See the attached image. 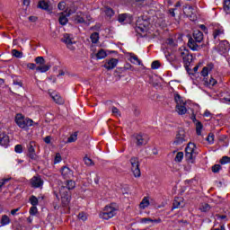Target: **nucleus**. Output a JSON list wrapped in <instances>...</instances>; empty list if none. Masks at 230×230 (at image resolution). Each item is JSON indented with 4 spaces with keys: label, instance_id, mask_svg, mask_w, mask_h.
Listing matches in <instances>:
<instances>
[{
    "label": "nucleus",
    "instance_id": "f257e3e1",
    "mask_svg": "<svg viewBox=\"0 0 230 230\" xmlns=\"http://www.w3.org/2000/svg\"><path fill=\"white\" fill-rule=\"evenodd\" d=\"M66 186L61 185L59 187V193L56 195L57 199H61L63 206H67L71 202V194L69 190H75L76 183L75 181L69 180L65 183Z\"/></svg>",
    "mask_w": 230,
    "mask_h": 230
},
{
    "label": "nucleus",
    "instance_id": "f03ea898",
    "mask_svg": "<svg viewBox=\"0 0 230 230\" xmlns=\"http://www.w3.org/2000/svg\"><path fill=\"white\" fill-rule=\"evenodd\" d=\"M35 63H28L27 64V67L28 69H31L33 71V69H36V71H38V73H48L49 69H51V66L50 65H46V59H44L43 57H37L34 59Z\"/></svg>",
    "mask_w": 230,
    "mask_h": 230
},
{
    "label": "nucleus",
    "instance_id": "7ed1b4c3",
    "mask_svg": "<svg viewBox=\"0 0 230 230\" xmlns=\"http://www.w3.org/2000/svg\"><path fill=\"white\" fill-rule=\"evenodd\" d=\"M204 40V34L200 31H194L193 38H190L188 41V46L192 51H199L200 49V42Z\"/></svg>",
    "mask_w": 230,
    "mask_h": 230
},
{
    "label": "nucleus",
    "instance_id": "20e7f679",
    "mask_svg": "<svg viewBox=\"0 0 230 230\" xmlns=\"http://www.w3.org/2000/svg\"><path fill=\"white\" fill-rule=\"evenodd\" d=\"M199 155V147L194 143H189L185 148V159L188 163H195Z\"/></svg>",
    "mask_w": 230,
    "mask_h": 230
},
{
    "label": "nucleus",
    "instance_id": "39448f33",
    "mask_svg": "<svg viewBox=\"0 0 230 230\" xmlns=\"http://www.w3.org/2000/svg\"><path fill=\"white\" fill-rule=\"evenodd\" d=\"M117 213L118 205L112 203L111 205L106 206L103 211L100 213V218H102L103 220H109L111 218H113V217H116Z\"/></svg>",
    "mask_w": 230,
    "mask_h": 230
},
{
    "label": "nucleus",
    "instance_id": "423d86ee",
    "mask_svg": "<svg viewBox=\"0 0 230 230\" xmlns=\"http://www.w3.org/2000/svg\"><path fill=\"white\" fill-rule=\"evenodd\" d=\"M14 120L19 128H29V127L37 125V123L33 122V119L26 118L21 113L16 114Z\"/></svg>",
    "mask_w": 230,
    "mask_h": 230
},
{
    "label": "nucleus",
    "instance_id": "0eeeda50",
    "mask_svg": "<svg viewBox=\"0 0 230 230\" xmlns=\"http://www.w3.org/2000/svg\"><path fill=\"white\" fill-rule=\"evenodd\" d=\"M174 101L176 102V112L180 114V116H183L188 112V109L186 108V102L179 93L174 95Z\"/></svg>",
    "mask_w": 230,
    "mask_h": 230
},
{
    "label": "nucleus",
    "instance_id": "6e6552de",
    "mask_svg": "<svg viewBox=\"0 0 230 230\" xmlns=\"http://www.w3.org/2000/svg\"><path fill=\"white\" fill-rule=\"evenodd\" d=\"M177 55L178 57L182 58L183 64L185 66H190V64H191V61L193 60V56L190 54V50H188L186 47H181L177 51Z\"/></svg>",
    "mask_w": 230,
    "mask_h": 230
},
{
    "label": "nucleus",
    "instance_id": "1a4fd4ad",
    "mask_svg": "<svg viewBox=\"0 0 230 230\" xmlns=\"http://www.w3.org/2000/svg\"><path fill=\"white\" fill-rule=\"evenodd\" d=\"M136 30L137 33H150V22L146 19L138 18Z\"/></svg>",
    "mask_w": 230,
    "mask_h": 230
},
{
    "label": "nucleus",
    "instance_id": "9d476101",
    "mask_svg": "<svg viewBox=\"0 0 230 230\" xmlns=\"http://www.w3.org/2000/svg\"><path fill=\"white\" fill-rule=\"evenodd\" d=\"M131 172L136 178L141 177V170L139 169V158L133 156L130 158Z\"/></svg>",
    "mask_w": 230,
    "mask_h": 230
},
{
    "label": "nucleus",
    "instance_id": "9b49d317",
    "mask_svg": "<svg viewBox=\"0 0 230 230\" xmlns=\"http://www.w3.org/2000/svg\"><path fill=\"white\" fill-rule=\"evenodd\" d=\"M71 13H73V12L69 9H66V11L64 13H59V23L62 26H66V24H67L68 22V19L67 17H69V15H71Z\"/></svg>",
    "mask_w": 230,
    "mask_h": 230
},
{
    "label": "nucleus",
    "instance_id": "f8f14e48",
    "mask_svg": "<svg viewBox=\"0 0 230 230\" xmlns=\"http://www.w3.org/2000/svg\"><path fill=\"white\" fill-rule=\"evenodd\" d=\"M184 141H186V133H184V131H180L176 135V137L173 141V145L178 146L179 145H182Z\"/></svg>",
    "mask_w": 230,
    "mask_h": 230
},
{
    "label": "nucleus",
    "instance_id": "ddd939ff",
    "mask_svg": "<svg viewBox=\"0 0 230 230\" xmlns=\"http://www.w3.org/2000/svg\"><path fill=\"white\" fill-rule=\"evenodd\" d=\"M119 62V60H118V58L107 59L104 64V67L108 71H111V70L114 69V67H116V66H118Z\"/></svg>",
    "mask_w": 230,
    "mask_h": 230
},
{
    "label": "nucleus",
    "instance_id": "4468645a",
    "mask_svg": "<svg viewBox=\"0 0 230 230\" xmlns=\"http://www.w3.org/2000/svg\"><path fill=\"white\" fill-rule=\"evenodd\" d=\"M164 53L165 55V58H167L168 62L171 64H181V59L177 58L174 54H170V52H166V50L164 49Z\"/></svg>",
    "mask_w": 230,
    "mask_h": 230
},
{
    "label": "nucleus",
    "instance_id": "2eb2a0df",
    "mask_svg": "<svg viewBox=\"0 0 230 230\" xmlns=\"http://www.w3.org/2000/svg\"><path fill=\"white\" fill-rule=\"evenodd\" d=\"M44 184V181H42V178L40 176H34L31 180V185L32 188H42V185Z\"/></svg>",
    "mask_w": 230,
    "mask_h": 230
},
{
    "label": "nucleus",
    "instance_id": "dca6fc26",
    "mask_svg": "<svg viewBox=\"0 0 230 230\" xmlns=\"http://www.w3.org/2000/svg\"><path fill=\"white\" fill-rule=\"evenodd\" d=\"M8 145H10V137L4 132H0V146L7 148Z\"/></svg>",
    "mask_w": 230,
    "mask_h": 230
},
{
    "label": "nucleus",
    "instance_id": "f3484780",
    "mask_svg": "<svg viewBox=\"0 0 230 230\" xmlns=\"http://www.w3.org/2000/svg\"><path fill=\"white\" fill-rule=\"evenodd\" d=\"M63 42L66 44L68 49H75V47L73 45L75 44V41H73V38L69 34H65L63 37Z\"/></svg>",
    "mask_w": 230,
    "mask_h": 230
},
{
    "label": "nucleus",
    "instance_id": "a211bd4d",
    "mask_svg": "<svg viewBox=\"0 0 230 230\" xmlns=\"http://www.w3.org/2000/svg\"><path fill=\"white\" fill-rule=\"evenodd\" d=\"M229 49H230L229 41L223 40L219 43L218 51H220L221 53H227V51H229Z\"/></svg>",
    "mask_w": 230,
    "mask_h": 230
},
{
    "label": "nucleus",
    "instance_id": "6ab92c4d",
    "mask_svg": "<svg viewBox=\"0 0 230 230\" xmlns=\"http://www.w3.org/2000/svg\"><path fill=\"white\" fill-rule=\"evenodd\" d=\"M52 100L58 105L64 104V99L57 92H49Z\"/></svg>",
    "mask_w": 230,
    "mask_h": 230
},
{
    "label": "nucleus",
    "instance_id": "aec40b11",
    "mask_svg": "<svg viewBox=\"0 0 230 230\" xmlns=\"http://www.w3.org/2000/svg\"><path fill=\"white\" fill-rule=\"evenodd\" d=\"M184 199L183 198H175L172 203V209H179V208H184Z\"/></svg>",
    "mask_w": 230,
    "mask_h": 230
},
{
    "label": "nucleus",
    "instance_id": "412c9836",
    "mask_svg": "<svg viewBox=\"0 0 230 230\" xmlns=\"http://www.w3.org/2000/svg\"><path fill=\"white\" fill-rule=\"evenodd\" d=\"M137 145L141 146L143 145H146L148 143V137L146 135H137L136 136Z\"/></svg>",
    "mask_w": 230,
    "mask_h": 230
},
{
    "label": "nucleus",
    "instance_id": "4be33fe9",
    "mask_svg": "<svg viewBox=\"0 0 230 230\" xmlns=\"http://www.w3.org/2000/svg\"><path fill=\"white\" fill-rule=\"evenodd\" d=\"M61 175L64 179H71L73 177V171L69 167H63L61 169Z\"/></svg>",
    "mask_w": 230,
    "mask_h": 230
},
{
    "label": "nucleus",
    "instance_id": "5701e85b",
    "mask_svg": "<svg viewBox=\"0 0 230 230\" xmlns=\"http://www.w3.org/2000/svg\"><path fill=\"white\" fill-rule=\"evenodd\" d=\"M128 56L129 57L128 60L129 62H131V64H137V66H141V61L139 60L137 56L132 53H128Z\"/></svg>",
    "mask_w": 230,
    "mask_h": 230
},
{
    "label": "nucleus",
    "instance_id": "b1692460",
    "mask_svg": "<svg viewBox=\"0 0 230 230\" xmlns=\"http://www.w3.org/2000/svg\"><path fill=\"white\" fill-rule=\"evenodd\" d=\"M75 22L78 24H82L84 22H85V24H89V22H91V16L86 15V19L84 16H77L75 18Z\"/></svg>",
    "mask_w": 230,
    "mask_h": 230
},
{
    "label": "nucleus",
    "instance_id": "393cba45",
    "mask_svg": "<svg viewBox=\"0 0 230 230\" xmlns=\"http://www.w3.org/2000/svg\"><path fill=\"white\" fill-rule=\"evenodd\" d=\"M213 64H208L207 66L203 67L202 71H201V75L204 76V78H206V76H208V75H209V72L213 71Z\"/></svg>",
    "mask_w": 230,
    "mask_h": 230
},
{
    "label": "nucleus",
    "instance_id": "a878e982",
    "mask_svg": "<svg viewBox=\"0 0 230 230\" xmlns=\"http://www.w3.org/2000/svg\"><path fill=\"white\" fill-rule=\"evenodd\" d=\"M183 13H185V15H187L188 17H191V15L193 14V6L184 5Z\"/></svg>",
    "mask_w": 230,
    "mask_h": 230
},
{
    "label": "nucleus",
    "instance_id": "bb28decb",
    "mask_svg": "<svg viewBox=\"0 0 230 230\" xmlns=\"http://www.w3.org/2000/svg\"><path fill=\"white\" fill-rule=\"evenodd\" d=\"M150 206V200L147 197H145L139 204L140 209H146Z\"/></svg>",
    "mask_w": 230,
    "mask_h": 230
},
{
    "label": "nucleus",
    "instance_id": "cd10ccee",
    "mask_svg": "<svg viewBox=\"0 0 230 230\" xmlns=\"http://www.w3.org/2000/svg\"><path fill=\"white\" fill-rule=\"evenodd\" d=\"M202 128H204L202 122L196 121V133L198 136H202Z\"/></svg>",
    "mask_w": 230,
    "mask_h": 230
},
{
    "label": "nucleus",
    "instance_id": "c85d7f7f",
    "mask_svg": "<svg viewBox=\"0 0 230 230\" xmlns=\"http://www.w3.org/2000/svg\"><path fill=\"white\" fill-rule=\"evenodd\" d=\"M213 35H214V39H218V37H222V35H224V29L222 27L216 29L214 31Z\"/></svg>",
    "mask_w": 230,
    "mask_h": 230
},
{
    "label": "nucleus",
    "instance_id": "c756f323",
    "mask_svg": "<svg viewBox=\"0 0 230 230\" xmlns=\"http://www.w3.org/2000/svg\"><path fill=\"white\" fill-rule=\"evenodd\" d=\"M38 8H40L41 10H49V4L48 2L41 0L38 4Z\"/></svg>",
    "mask_w": 230,
    "mask_h": 230
},
{
    "label": "nucleus",
    "instance_id": "7c9ffc66",
    "mask_svg": "<svg viewBox=\"0 0 230 230\" xmlns=\"http://www.w3.org/2000/svg\"><path fill=\"white\" fill-rule=\"evenodd\" d=\"M105 57H107V52L103 49H101L96 54V58L98 60L105 58Z\"/></svg>",
    "mask_w": 230,
    "mask_h": 230
},
{
    "label": "nucleus",
    "instance_id": "2f4dec72",
    "mask_svg": "<svg viewBox=\"0 0 230 230\" xmlns=\"http://www.w3.org/2000/svg\"><path fill=\"white\" fill-rule=\"evenodd\" d=\"M90 39L93 44H96L100 40V34L98 32H93L91 34Z\"/></svg>",
    "mask_w": 230,
    "mask_h": 230
},
{
    "label": "nucleus",
    "instance_id": "473e14b6",
    "mask_svg": "<svg viewBox=\"0 0 230 230\" xmlns=\"http://www.w3.org/2000/svg\"><path fill=\"white\" fill-rule=\"evenodd\" d=\"M209 209H211V207L208 203H202L199 207V211H202V213H207Z\"/></svg>",
    "mask_w": 230,
    "mask_h": 230
},
{
    "label": "nucleus",
    "instance_id": "72a5a7b5",
    "mask_svg": "<svg viewBox=\"0 0 230 230\" xmlns=\"http://www.w3.org/2000/svg\"><path fill=\"white\" fill-rule=\"evenodd\" d=\"M11 220L10 217L6 215L2 216L1 224L2 226H8L10 224Z\"/></svg>",
    "mask_w": 230,
    "mask_h": 230
},
{
    "label": "nucleus",
    "instance_id": "f704fd0d",
    "mask_svg": "<svg viewBox=\"0 0 230 230\" xmlns=\"http://www.w3.org/2000/svg\"><path fill=\"white\" fill-rule=\"evenodd\" d=\"M76 139H78V132H75L74 134H72L68 137L67 143H75V141H76Z\"/></svg>",
    "mask_w": 230,
    "mask_h": 230
},
{
    "label": "nucleus",
    "instance_id": "c9c22d12",
    "mask_svg": "<svg viewBox=\"0 0 230 230\" xmlns=\"http://www.w3.org/2000/svg\"><path fill=\"white\" fill-rule=\"evenodd\" d=\"M205 85H208V87H213L214 85H217V80L211 77L209 81L208 80L205 81Z\"/></svg>",
    "mask_w": 230,
    "mask_h": 230
},
{
    "label": "nucleus",
    "instance_id": "e433bc0d",
    "mask_svg": "<svg viewBox=\"0 0 230 230\" xmlns=\"http://www.w3.org/2000/svg\"><path fill=\"white\" fill-rule=\"evenodd\" d=\"M182 159H184V153L178 152L175 158H174V161L176 163H181V161H182Z\"/></svg>",
    "mask_w": 230,
    "mask_h": 230
},
{
    "label": "nucleus",
    "instance_id": "4c0bfd02",
    "mask_svg": "<svg viewBox=\"0 0 230 230\" xmlns=\"http://www.w3.org/2000/svg\"><path fill=\"white\" fill-rule=\"evenodd\" d=\"M224 11L226 13H230V0H225Z\"/></svg>",
    "mask_w": 230,
    "mask_h": 230
},
{
    "label": "nucleus",
    "instance_id": "58836bf2",
    "mask_svg": "<svg viewBox=\"0 0 230 230\" xmlns=\"http://www.w3.org/2000/svg\"><path fill=\"white\" fill-rule=\"evenodd\" d=\"M12 55L13 57H15V58H22V52L17 49H13Z\"/></svg>",
    "mask_w": 230,
    "mask_h": 230
},
{
    "label": "nucleus",
    "instance_id": "ea45409f",
    "mask_svg": "<svg viewBox=\"0 0 230 230\" xmlns=\"http://www.w3.org/2000/svg\"><path fill=\"white\" fill-rule=\"evenodd\" d=\"M220 164H230V157L229 156H223L219 160Z\"/></svg>",
    "mask_w": 230,
    "mask_h": 230
},
{
    "label": "nucleus",
    "instance_id": "a19ab883",
    "mask_svg": "<svg viewBox=\"0 0 230 230\" xmlns=\"http://www.w3.org/2000/svg\"><path fill=\"white\" fill-rule=\"evenodd\" d=\"M222 170V165L221 164H215L212 166V172L214 173H218Z\"/></svg>",
    "mask_w": 230,
    "mask_h": 230
},
{
    "label": "nucleus",
    "instance_id": "79ce46f5",
    "mask_svg": "<svg viewBox=\"0 0 230 230\" xmlns=\"http://www.w3.org/2000/svg\"><path fill=\"white\" fill-rule=\"evenodd\" d=\"M104 12L107 17H112V15H114V11L109 7H106Z\"/></svg>",
    "mask_w": 230,
    "mask_h": 230
},
{
    "label": "nucleus",
    "instance_id": "37998d69",
    "mask_svg": "<svg viewBox=\"0 0 230 230\" xmlns=\"http://www.w3.org/2000/svg\"><path fill=\"white\" fill-rule=\"evenodd\" d=\"M30 202H31V206H37V204H39V199H37V197L31 196L30 198Z\"/></svg>",
    "mask_w": 230,
    "mask_h": 230
},
{
    "label": "nucleus",
    "instance_id": "c03bdc74",
    "mask_svg": "<svg viewBox=\"0 0 230 230\" xmlns=\"http://www.w3.org/2000/svg\"><path fill=\"white\" fill-rule=\"evenodd\" d=\"M62 161V156L60 155V153H57L55 159H54V164H58Z\"/></svg>",
    "mask_w": 230,
    "mask_h": 230
},
{
    "label": "nucleus",
    "instance_id": "a18cd8bd",
    "mask_svg": "<svg viewBox=\"0 0 230 230\" xmlns=\"http://www.w3.org/2000/svg\"><path fill=\"white\" fill-rule=\"evenodd\" d=\"M37 213H39L37 206H32L30 209V215L35 216Z\"/></svg>",
    "mask_w": 230,
    "mask_h": 230
},
{
    "label": "nucleus",
    "instance_id": "49530a36",
    "mask_svg": "<svg viewBox=\"0 0 230 230\" xmlns=\"http://www.w3.org/2000/svg\"><path fill=\"white\" fill-rule=\"evenodd\" d=\"M78 218L79 220H83V222H85V220H87V214L81 212L78 215Z\"/></svg>",
    "mask_w": 230,
    "mask_h": 230
},
{
    "label": "nucleus",
    "instance_id": "de8ad7c7",
    "mask_svg": "<svg viewBox=\"0 0 230 230\" xmlns=\"http://www.w3.org/2000/svg\"><path fill=\"white\" fill-rule=\"evenodd\" d=\"M127 21V13L119 14V22H125Z\"/></svg>",
    "mask_w": 230,
    "mask_h": 230
},
{
    "label": "nucleus",
    "instance_id": "09e8293b",
    "mask_svg": "<svg viewBox=\"0 0 230 230\" xmlns=\"http://www.w3.org/2000/svg\"><path fill=\"white\" fill-rule=\"evenodd\" d=\"M84 164H86V166H93V160L89 157H84Z\"/></svg>",
    "mask_w": 230,
    "mask_h": 230
},
{
    "label": "nucleus",
    "instance_id": "8fccbe9b",
    "mask_svg": "<svg viewBox=\"0 0 230 230\" xmlns=\"http://www.w3.org/2000/svg\"><path fill=\"white\" fill-rule=\"evenodd\" d=\"M152 69H159L161 67V64L159 61H154L151 65Z\"/></svg>",
    "mask_w": 230,
    "mask_h": 230
},
{
    "label": "nucleus",
    "instance_id": "3c124183",
    "mask_svg": "<svg viewBox=\"0 0 230 230\" xmlns=\"http://www.w3.org/2000/svg\"><path fill=\"white\" fill-rule=\"evenodd\" d=\"M14 151L16 152V154H22V146L16 145L14 147Z\"/></svg>",
    "mask_w": 230,
    "mask_h": 230
},
{
    "label": "nucleus",
    "instance_id": "603ef678",
    "mask_svg": "<svg viewBox=\"0 0 230 230\" xmlns=\"http://www.w3.org/2000/svg\"><path fill=\"white\" fill-rule=\"evenodd\" d=\"M207 141L210 144L213 143L215 141V135L212 133L208 134Z\"/></svg>",
    "mask_w": 230,
    "mask_h": 230
},
{
    "label": "nucleus",
    "instance_id": "864d4df0",
    "mask_svg": "<svg viewBox=\"0 0 230 230\" xmlns=\"http://www.w3.org/2000/svg\"><path fill=\"white\" fill-rule=\"evenodd\" d=\"M28 152H29V154L35 153V147H33V144H29V146H28Z\"/></svg>",
    "mask_w": 230,
    "mask_h": 230
},
{
    "label": "nucleus",
    "instance_id": "5fc2aeb1",
    "mask_svg": "<svg viewBox=\"0 0 230 230\" xmlns=\"http://www.w3.org/2000/svg\"><path fill=\"white\" fill-rule=\"evenodd\" d=\"M58 10H66V2H60L58 4Z\"/></svg>",
    "mask_w": 230,
    "mask_h": 230
},
{
    "label": "nucleus",
    "instance_id": "6e6d98bb",
    "mask_svg": "<svg viewBox=\"0 0 230 230\" xmlns=\"http://www.w3.org/2000/svg\"><path fill=\"white\" fill-rule=\"evenodd\" d=\"M111 112L114 114V116H119V110H118L116 107H112Z\"/></svg>",
    "mask_w": 230,
    "mask_h": 230
},
{
    "label": "nucleus",
    "instance_id": "4d7b16f0",
    "mask_svg": "<svg viewBox=\"0 0 230 230\" xmlns=\"http://www.w3.org/2000/svg\"><path fill=\"white\" fill-rule=\"evenodd\" d=\"M8 181H10L9 179H2L0 180V191H1V189L3 188V186L4 184H6V182H8Z\"/></svg>",
    "mask_w": 230,
    "mask_h": 230
},
{
    "label": "nucleus",
    "instance_id": "13d9d810",
    "mask_svg": "<svg viewBox=\"0 0 230 230\" xmlns=\"http://www.w3.org/2000/svg\"><path fill=\"white\" fill-rule=\"evenodd\" d=\"M148 222H154V219H151V218H142L141 219L142 224H146Z\"/></svg>",
    "mask_w": 230,
    "mask_h": 230
},
{
    "label": "nucleus",
    "instance_id": "bf43d9fd",
    "mask_svg": "<svg viewBox=\"0 0 230 230\" xmlns=\"http://www.w3.org/2000/svg\"><path fill=\"white\" fill-rule=\"evenodd\" d=\"M29 157L35 161L37 159V155L35 153H29Z\"/></svg>",
    "mask_w": 230,
    "mask_h": 230
},
{
    "label": "nucleus",
    "instance_id": "052dcab7",
    "mask_svg": "<svg viewBox=\"0 0 230 230\" xmlns=\"http://www.w3.org/2000/svg\"><path fill=\"white\" fill-rule=\"evenodd\" d=\"M168 46H175V42L172 39L167 40Z\"/></svg>",
    "mask_w": 230,
    "mask_h": 230
},
{
    "label": "nucleus",
    "instance_id": "680f3d73",
    "mask_svg": "<svg viewBox=\"0 0 230 230\" xmlns=\"http://www.w3.org/2000/svg\"><path fill=\"white\" fill-rule=\"evenodd\" d=\"M20 210H21V208L13 209V210H11V215L15 216L17 214V212Z\"/></svg>",
    "mask_w": 230,
    "mask_h": 230
},
{
    "label": "nucleus",
    "instance_id": "e2e57ef3",
    "mask_svg": "<svg viewBox=\"0 0 230 230\" xmlns=\"http://www.w3.org/2000/svg\"><path fill=\"white\" fill-rule=\"evenodd\" d=\"M13 85H18L19 87H22V83L21 81H13Z\"/></svg>",
    "mask_w": 230,
    "mask_h": 230
},
{
    "label": "nucleus",
    "instance_id": "0e129e2a",
    "mask_svg": "<svg viewBox=\"0 0 230 230\" xmlns=\"http://www.w3.org/2000/svg\"><path fill=\"white\" fill-rule=\"evenodd\" d=\"M45 143H47V145H49V143H51V137H46L44 138Z\"/></svg>",
    "mask_w": 230,
    "mask_h": 230
},
{
    "label": "nucleus",
    "instance_id": "69168bd1",
    "mask_svg": "<svg viewBox=\"0 0 230 230\" xmlns=\"http://www.w3.org/2000/svg\"><path fill=\"white\" fill-rule=\"evenodd\" d=\"M203 116H205L206 118H209V116H211V112L209 111H205Z\"/></svg>",
    "mask_w": 230,
    "mask_h": 230
},
{
    "label": "nucleus",
    "instance_id": "338daca9",
    "mask_svg": "<svg viewBox=\"0 0 230 230\" xmlns=\"http://www.w3.org/2000/svg\"><path fill=\"white\" fill-rule=\"evenodd\" d=\"M29 20L32 21V22H35V21H37V17L35 16H30Z\"/></svg>",
    "mask_w": 230,
    "mask_h": 230
},
{
    "label": "nucleus",
    "instance_id": "774afa93",
    "mask_svg": "<svg viewBox=\"0 0 230 230\" xmlns=\"http://www.w3.org/2000/svg\"><path fill=\"white\" fill-rule=\"evenodd\" d=\"M225 102L226 103H229L230 104V96L226 97V98H224Z\"/></svg>",
    "mask_w": 230,
    "mask_h": 230
}]
</instances>
